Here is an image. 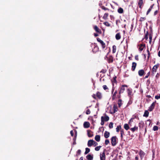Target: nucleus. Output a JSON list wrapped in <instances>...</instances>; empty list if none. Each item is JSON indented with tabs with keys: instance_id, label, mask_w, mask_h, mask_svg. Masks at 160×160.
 <instances>
[{
	"instance_id": "obj_52",
	"label": "nucleus",
	"mask_w": 160,
	"mask_h": 160,
	"mask_svg": "<svg viewBox=\"0 0 160 160\" xmlns=\"http://www.w3.org/2000/svg\"><path fill=\"white\" fill-rule=\"evenodd\" d=\"M134 119L133 118H131L129 121V123L130 124L133 122V120Z\"/></svg>"
},
{
	"instance_id": "obj_44",
	"label": "nucleus",
	"mask_w": 160,
	"mask_h": 160,
	"mask_svg": "<svg viewBox=\"0 0 160 160\" xmlns=\"http://www.w3.org/2000/svg\"><path fill=\"white\" fill-rule=\"evenodd\" d=\"M102 87H103V89L104 90H106L108 89V88L107 86L106 85H103Z\"/></svg>"
},
{
	"instance_id": "obj_8",
	"label": "nucleus",
	"mask_w": 160,
	"mask_h": 160,
	"mask_svg": "<svg viewBox=\"0 0 160 160\" xmlns=\"http://www.w3.org/2000/svg\"><path fill=\"white\" fill-rule=\"evenodd\" d=\"M102 119L104 121L107 122L109 120V118L108 116L106 115L105 116H102L101 117V119Z\"/></svg>"
},
{
	"instance_id": "obj_24",
	"label": "nucleus",
	"mask_w": 160,
	"mask_h": 160,
	"mask_svg": "<svg viewBox=\"0 0 160 160\" xmlns=\"http://www.w3.org/2000/svg\"><path fill=\"white\" fill-rule=\"evenodd\" d=\"M124 129L126 130H128L129 128V127L127 123L124 124Z\"/></svg>"
},
{
	"instance_id": "obj_25",
	"label": "nucleus",
	"mask_w": 160,
	"mask_h": 160,
	"mask_svg": "<svg viewBox=\"0 0 160 160\" xmlns=\"http://www.w3.org/2000/svg\"><path fill=\"white\" fill-rule=\"evenodd\" d=\"M149 112L147 110H146L144 112L143 116L145 117H148V116Z\"/></svg>"
},
{
	"instance_id": "obj_3",
	"label": "nucleus",
	"mask_w": 160,
	"mask_h": 160,
	"mask_svg": "<svg viewBox=\"0 0 160 160\" xmlns=\"http://www.w3.org/2000/svg\"><path fill=\"white\" fill-rule=\"evenodd\" d=\"M97 40L98 42H99L101 44L102 48H105V45L104 42L102 40H101L99 38H97Z\"/></svg>"
},
{
	"instance_id": "obj_55",
	"label": "nucleus",
	"mask_w": 160,
	"mask_h": 160,
	"mask_svg": "<svg viewBox=\"0 0 160 160\" xmlns=\"http://www.w3.org/2000/svg\"><path fill=\"white\" fill-rule=\"evenodd\" d=\"M148 32H147L146 34L145 35V38H146V39H147L148 38Z\"/></svg>"
},
{
	"instance_id": "obj_19",
	"label": "nucleus",
	"mask_w": 160,
	"mask_h": 160,
	"mask_svg": "<svg viewBox=\"0 0 160 160\" xmlns=\"http://www.w3.org/2000/svg\"><path fill=\"white\" fill-rule=\"evenodd\" d=\"M87 159L88 160H92L93 158V157L90 154H88L86 156Z\"/></svg>"
},
{
	"instance_id": "obj_49",
	"label": "nucleus",
	"mask_w": 160,
	"mask_h": 160,
	"mask_svg": "<svg viewBox=\"0 0 160 160\" xmlns=\"http://www.w3.org/2000/svg\"><path fill=\"white\" fill-rule=\"evenodd\" d=\"M150 74V72H149L147 74V75L146 76H145V78H148L149 76V75Z\"/></svg>"
},
{
	"instance_id": "obj_35",
	"label": "nucleus",
	"mask_w": 160,
	"mask_h": 160,
	"mask_svg": "<svg viewBox=\"0 0 160 160\" xmlns=\"http://www.w3.org/2000/svg\"><path fill=\"white\" fill-rule=\"evenodd\" d=\"M88 136L89 137H91L93 135L92 133L88 131Z\"/></svg>"
},
{
	"instance_id": "obj_26",
	"label": "nucleus",
	"mask_w": 160,
	"mask_h": 160,
	"mask_svg": "<svg viewBox=\"0 0 160 160\" xmlns=\"http://www.w3.org/2000/svg\"><path fill=\"white\" fill-rule=\"evenodd\" d=\"M118 12L119 13H122L123 12V9L121 8H120L118 9Z\"/></svg>"
},
{
	"instance_id": "obj_33",
	"label": "nucleus",
	"mask_w": 160,
	"mask_h": 160,
	"mask_svg": "<svg viewBox=\"0 0 160 160\" xmlns=\"http://www.w3.org/2000/svg\"><path fill=\"white\" fill-rule=\"evenodd\" d=\"M97 97H98L99 98H101L102 97V95H101V93L99 92H97Z\"/></svg>"
},
{
	"instance_id": "obj_47",
	"label": "nucleus",
	"mask_w": 160,
	"mask_h": 160,
	"mask_svg": "<svg viewBox=\"0 0 160 160\" xmlns=\"http://www.w3.org/2000/svg\"><path fill=\"white\" fill-rule=\"evenodd\" d=\"M147 51L148 52V56L147 59L148 60L149 59V57H150V52H149L148 49L147 50Z\"/></svg>"
},
{
	"instance_id": "obj_21",
	"label": "nucleus",
	"mask_w": 160,
	"mask_h": 160,
	"mask_svg": "<svg viewBox=\"0 0 160 160\" xmlns=\"http://www.w3.org/2000/svg\"><path fill=\"white\" fill-rule=\"evenodd\" d=\"M100 136L99 135H97L95 136V139L97 141V142H99L100 141Z\"/></svg>"
},
{
	"instance_id": "obj_51",
	"label": "nucleus",
	"mask_w": 160,
	"mask_h": 160,
	"mask_svg": "<svg viewBox=\"0 0 160 160\" xmlns=\"http://www.w3.org/2000/svg\"><path fill=\"white\" fill-rule=\"evenodd\" d=\"M81 151L79 149L77 152V154L78 155H80L81 154Z\"/></svg>"
},
{
	"instance_id": "obj_16",
	"label": "nucleus",
	"mask_w": 160,
	"mask_h": 160,
	"mask_svg": "<svg viewBox=\"0 0 160 160\" xmlns=\"http://www.w3.org/2000/svg\"><path fill=\"white\" fill-rule=\"evenodd\" d=\"M93 140H89L88 141V146L89 147H91L92 145H93Z\"/></svg>"
},
{
	"instance_id": "obj_2",
	"label": "nucleus",
	"mask_w": 160,
	"mask_h": 160,
	"mask_svg": "<svg viewBox=\"0 0 160 160\" xmlns=\"http://www.w3.org/2000/svg\"><path fill=\"white\" fill-rule=\"evenodd\" d=\"M125 87H128V86L126 85H122L121 88L119 91V93L121 94L124 92L125 90Z\"/></svg>"
},
{
	"instance_id": "obj_62",
	"label": "nucleus",
	"mask_w": 160,
	"mask_h": 160,
	"mask_svg": "<svg viewBox=\"0 0 160 160\" xmlns=\"http://www.w3.org/2000/svg\"><path fill=\"white\" fill-rule=\"evenodd\" d=\"M76 135L75 136L74 138H73V140L74 141H76Z\"/></svg>"
},
{
	"instance_id": "obj_12",
	"label": "nucleus",
	"mask_w": 160,
	"mask_h": 160,
	"mask_svg": "<svg viewBox=\"0 0 160 160\" xmlns=\"http://www.w3.org/2000/svg\"><path fill=\"white\" fill-rule=\"evenodd\" d=\"M137 66V63L135 62H133L132 64V71H134L136 67Z\"/></svg>"
},
{
	"instance_id": "obj_17",
	"label": "nucleus",
	"mask_w": 160,
	"mask_h": 160,
	"mask_svg": "<svg viewBox=\"0 0 160 160\" xmlns=\"http://www.w3.org/2000/svg\"><path fill=\"white\" fill-rule=\"evenodd\" d=\"M145 45L144 44H141L139 46V50L140 51H142Z\"/></svg>"
},
{
	"instance_id": "obj_38",
	"label": "nucleus",
	"mask_w": 160,
	"mask_h": 160,
	"mask_svg": "<svg viewBox=\"0 0 160 160\" xmlns=\"http://www.w3.org/2000/svg\"><path fill=\"white\" fill-rule=\"evenodd\" d=\"M118 110V108H117V107L115 105H114L113 106V111L114 112H117Z\"/></svg>"
},
{
	"instance_id": "obj_14",
	"label": "nucleus",
	"mask_w": 160,
	"mask_h": 160,
	"mask_svg": "<svg viewBox=\"0 0 160 160\" xmlns=\"http://www.w3.org/2000/svg\"><path fill=\"white\" fill-rule=\"evenodd\" d=\"M144 73V71L143 69L140 70L138 72V75L140 76H143Z\"/></svg>"
},
{
	"instance_id": "obj_59",
	"label": "nucleus",
	"mask_w": 160,
	"mask_h": 160,
	"mask_svg": "<svg viewBox=\"0 0 160 160\" xmlns=\"http://www.w3.org/2000/svg\"><path fill=\"white\" fill-rule=\"evenodd\" d=\"M106 72V71L104 69L102 70L100 72H102L103 73H105Z\"/></svg>"
},
{
	"instance_id": "obj_5",
	"label": "nucleus",
	"mask_w": 160,
	"mask_h": 160,
	"mask_svg": "<svg viewBox=\"0 0 160 160\" xmlns=\"http://www.w3.org/2000/svg\"><path fill=\"white\" fill-rule=\"evenodd\" d=\"M100 160H105V154L104 152L100 154Z\"/></svg>"
},
{
	"instance_id": "obj_37",
	"label": "nucleus",
	"mask_w": 160,
	"mask_h": 160,
	"mask_svg": "<svg viewBox=\"0 0 160 160\" xmlns=\"http://www.w3.org/2000/svg\"><path fill=\"white\" fill-rule=\"evenodd\" d=\"M101 147V146H97L95 148V149L96 151H98L100 150Z\"/></svg>"
},
{
	"instance_id": "obj_30",
	"label": "nucleus",
	"mask_w": 160,
	"mask_h": 160,
	"mask_svg": "<svg viewBox=\"0 0 160 160\" xmlns=\"http://www.w3.org/2000/svg\"><path fill=\"white\" fill-rule=\"evenodd\" d=\"M90 151V149L88 148H87L85 149V152L84 154H88Z\"/></svg>"
},
{
	"instance_id": "obj_60",
	"label": "nucleus",
	"mask_w": 160,
	"mask_h": 160,
	"mask_svg": "<svg viewBox=\"0 0 160 160\" xmlns=\"http://www.w3.org/2000/svg\"><path fill=\"white\" fill-rule=\"evenodd\" d=\"M70 134H71V135L72 136H73V131L72 130H71L70 131Z\"/></svg>"
},
{
	"instance_id": "obj_22",
	"label": "nucleus",
	"mask_w": 160,
	"mask_h": 160,
	"mask_svg": "<svg viewBox=\"0 0 160 160\" xmlns=\"http://www.w3.org/2000/svg\"><path fill=\"white\" fill-rule=\"evenodd\" d=\"M153 6H154V4H153L151 6L150 8L148 9V11H147V13H146L147 15H148L149 14V13L150 12L152 9V8Z\"/></svg>"
},
{
	"instance_id": "obj_42",
	"label": "nucleus",
	"mask_w": 160,
	"mask_h": 160,
	"mask_svg": "<svg viewBox=\"0 0 160 160\" xmlns=\"http://www.w3.org/2000/svg\"><path fill=\"white\" fill-rule=\"evenodd\" d=\"M146 18L145 17H141L140 19V21L141 22H142L146 20Z\"/></svg>"
},
{
	"instance_id": "obj_58",
	"label": "nucleus",
	"mask_w": 160,
	"mask_h": 160,
	"mask_svg": "<svg viewBox=\"0 0 160 160\" xmlns=\"http://www.w3.org/2000/svg\"><path fill=\"white\" fill-rule=\"evenodd\" d=\"M149 39H150L149 42H150L152 39V37L151 35H149Z\"/></svg>"
},
{
	"instance_id": "obj_36",
	"label": "nucleus",
	"mask_w": 160,
	"mask_h": 160,
	"mask_svg": "<svg viewBox=\"0 0 160 160\" xmlns=\"http://www.w3.org/2000/svg\"><path fill=\"white\" fill-rule=\"evenodd\" d=\"M122 100L119 99L118 100V105L119 107H120L122 105Z\"/></svg>"
},
{
	"instance_id": "obj_45",
	"label": "nucleus",
	"mask_w": 160,
	"mask_h": 160,
	"mask_svg": "<svg viewBox=\"0 0 160 160\" xmlns=\"http://www.w3.org/2000/svg\"><path fill=\"white\" fill-rule=\"evenodd\" d=\"M90 111L89 109H88L86 112V113L87 114H89L90 113Z\"/></svg>"
},
{
	"instance_id": "obj_29",
	"label": "nucleus",
	"mask_w": 160,
	"mask_h": 160,
	"mask_svg": "<svg viewBox=\"0 0 160 160\" xmlns=\"http://www.w3.org/2000/svg\"><path fill=\"white\" fill-rule=\"evenodd\" d=\"M108 13H105L104 14V16H103V18L104 19H107V18L108 16Z\"/></svg>"
},
{
	"instance_id": "obj_48",
	"label": "nucleus",
	"mask_w": 160,
	"mask_h": 160,
	"mask_svg": "<svg viewBox=\"0 0 160 160\" xmlns=\"http://www.w3.org/2000/svg\"><path fill=\"white\" fill-rule=\"evenodd\" d=\"M98 145V143L93 140V145H94V146H95L96 145Z\"/></svg>"
},
{
	"instance_id": "obj_11",
	"label": "nucleus",
	"mask_w": 160,
	"mask_h": 160,
	"mask_svg": "<svg viewBox=\"0 0 160 160\" xmlns=\"http://www.w3.org/2000/svg\"><path fill=\"white\" fill-rule=\"evenodd\" d=\"M145 153L142 150H140L139 152V155L140 156L141 158L142 159L143 157L145 155Z\"/></svg>"
},
{
	"instance_id": "obj_40",
	"label": "nucleus",
	"mask_w": 160,
	"mask_h": 160,
	"mask_svg": "<svg viewBox=\"0 0 160 160\" xmlns=\"http://www.w3.org/2000/svg\"><path fill=\"white\" fill-rule=\"evenodd\" d=\"M155 98L156 99H158L160 98V94H159L155 96Z\"/></svg>"
},
{
	"instance_id": "obj_56",
	"label": "nucleus",
	"mask_w": 160,
	"mask_h": 160,
	"mask_svg": "<svg viewBox=\"0 0 160 160\" xmlns=\"http://www.w3.org/2000/svg\"><path fill=\"white\" fill-rule=\"evenodd\" d=\"M159 76H160V75L158 73L156 75V77L157 78H159Z\"/></svg>"
},
{
	"instance_id": "obj_10",
	"label": "nucleus",
	"mask_w": 160,
	"mask_h": 160,
	"mask_svg": "<svg viewBox=\"0 0 160 160\" xmlns=\"http://www.w3.org/2000/svg\"><path fill=\"white\" fill-rule=\"evenodd\" d=\"M90 124L89 122H85L83 124V126L85 128H88L90 127Z\"/></svg>"
},
{
	"instance_id": "obj_63",
	"label": "nucleus",
	"mask_w": 160,
	"mask_h": 160,
	"mask_svg": "<svg viewBox=\"0 0 160 160\" xmlns=\"http://www.w3.org/2000/svg\"><path fill=\"white\" fill-rule=\"evenodd\" d=\"M94 36L95 37H96L98 36V34L97 33H94Z\"/></svg>"
},
{
	"instance_id": "obj_57",
	"label": "nucleus",
	"mask_w": 160,
	"mask_h": 160,
	"mask_svg": "<svg viewBox=\"0 0 160 160\" xmlns=\"http://www.w3.org/2000/svg\"><path fill=\"white\" fill-rule=\"evenodd\" d=\"M135 59L137 60H138L139 59L138 58V55H136L135 56Z\"/></svg>"
},
{
	"instance_id": "obj_9",
	"label": "nucleus",
	"mask_w": 160,
	"mask_h": 160,
	"mask_svg": "<svg viewBox=\"0 0 160 160\" xmlns=\"http://www.w3.org/2000/svg\"><path fill=\"white\" fill-rule=\"evenodd\" d=\"M106 58H107V60L109 63L112 62L113 61V57L112 56H110L109 57L106 56Z\"/></svg>"
},
{
	"instance_id": "obj_53",
	"label": "nucleus",
	"mask_w": 160,
	"mask_h": 160,
	"mask_svg": "<svg viewBox=\"0 0 160 160\" xmlns=\"http://www.w3.org/2000/svg\"><path fill=\"white\" fill-rule=\"evenodd\" d=\"M101 119V124L102 125H103L104 123V121L103 120H102V119Z\"/></svg>"
},
{
	"instance_id": "obj_28",
	"label": "nucleus",
	"mask_w": 160,
	"mask_h": 160,
	"mask_svg": "<svg viewBox=\"0 0 160 160\" xmlns=\"http://www.w3.org/2000/svg\"><path fill=\"white\" fill-rule=\"evenodd\" d=\"M116 47L115 45H113L112 46V53H115L116 52Z\"/></svg>"
},
{
	"instance_id": "obj_34",
	"label": "nucleus",
	"mask_w": 160,
	"mask_h": 160,
	"mask_svg": "<svg viewBox=\"0 0 160 160\" xmlns=\"http://www.w3.org/2000/svg\"><path fill=\"white\" fill-rule=\"evenodd\" d=\"M158 126H154L153 127V130L154 131H156L158 130Z\"/></svg>"
},
{
	"instance_id": "obj_31",
	"label": "nucleus",
	"mask_w": 160,
	"mask_h": 160,
	"mask_svg": "<svg viewBox=\"0 0 160 160\" xmlns=\"http://www.w3.org/2000/svg\"><path fill=\"white\" fill-rule=\"evenodd\" d=\"M121 128V126L120 125L118 126H117L116 128V131L117 132H118L120 130Z\"/></svg>"
},
{
	"instance_id": "obj_46",
	"label": "nucleus",
	"mask_w": 160,
	"mask_h": 160,
	"mask_svg": "<svg viewBox=\"0 0 160 160\" xmlns=\"http://www.w3.org/2000/svg\"><path fill=\"white\" fill-rule=\"evenodd\" d=\"M109 143V141L108 139L105 140V144L106 145H108Z\"/></svg>"
},
{
	"instance_id": "obj_32",
	"label": "nucleus",
	"mask_w": 160,
	"mask_h": 160,
	"mask_svg": "<svg viewBox=\"0 0 160 160\" xmlns=\"http://www.w3.org/2000/svg\"><path fill=\"white\" fill-rule=\"evenodd\" d=\"M128 95H132V91L131 89L129 88L128 89Z\"/></svg>"
},
{
	"instance_id": "obj_20",
	"label": "nucleus",
	"mask_w": 160,
	"mask_h": 160,
	"mask_svg": "<svg viewBox=\"0 0 160 160\" xmlns=\"http://www.w3.org/2000/svg\"><path fill=\"white\" fill-rule=\"evenodd\" d=\"M115 38L117 40H119L121 38V36L119 33H118L116 35Z\"/></svg>"
},
{
	"instance_id": "obj_39",
	"label": "nucleus",
	"mask_w": 160,
	"mask_h": 160,
	"mask_svg": "<svg viewBox=\"0 0 160 160\" xmlns=\"http://www.w3.org/2000/svg\"><path fill=\"white\" fill-rule=\"evenodd\" d=\"M113 123L112 122H111L109 125V127L110 128H113Z\"/></svg>"
},
{
	"instance_id": "obj_6",
	"label": "nucleus",
	"mask_w": 160,
	"mask_h": 160,
	"mask_svg": "<svg viewBox=\"0 0 160 160\" xmlns=\"http://www.w3.org/2000/svg\"><path fill=\"white\" fill-rule=\"evenodd\" d=\"M159 64L158 63L157 64L154 65L152 69V71L153 72H156L158 68L159 67Z\"/></svg>"
},
{
	"instance_id": "obj_23",
	"label": "nucleus",
	"mask_w": 160,
	"mask_h": 160,
	"mask_svg": "<svg viewBox=\"0 0 160 160\" xmlns=\"http://www.w3.org/2000/svg\"><path fill=\"white\" fill-rule=\"evenodd\" d=\"M130 129L132 132H134L135 131L138 130V127L135 126L134 128H131Z\"/></svg>"
},
{
	"instance_id": "obj_15",
	"label": "nucleus",
	"mask_w": 160,
	"mask_h": 160,
	"mask_svg": "<svg viewBox=\"0 0 160 160\" xmlns=\"http://www.w3.org/2000/svg\"><path fill=\"white\" fill-rule=\"evenodd\" d=\"M94 28L95 30L97 32L100 33L101 32V30L98 28L97 26H94Z\"/></svg>"
},
{
	"instance_id": "obj_27",
	"label": "nucleus",
	"mask_w": 160,
	"mask_h": 160,
	"mask_svg": "<svg viewBox=\"0 0 160 160\" xmlns=\"http://www.w3.org/2000/svg\"><path fill=\"white\" fill-rule=\"evenodd\" d=\"M117 94V90H116V91L114 92L112 94V99L113 100H114L116 98V95Z\"/></svg>"
},
{
	"instance_id": "obj_61",
	"label": "nucleus",
	"mask_w": 160,
	"mask_h": 160,
	"mask_svg": "<svg viewBox=\"0 0 160 160\" xmlns=\"http://www.w3.org/2000/svg\"><path fill=\"white\" fill-rule=\"evenodd\" d=\"M158 11L157 10H156L154 12V15H156L158 13Z\"/></svg>"
},
{
	"instance_id": "obj_13",
	"label": "nucleus",
	"mask_w": 160,
	"mask_h": 160,
	"mask_svg": "<svg viewBox=\"0 0 160 160\" xmlns=\"http://www.w3.org/2000/svg\"><path fill=\"white\" fill-rule=\"evenodd\" d=\"M110 136V133L109 132L106 131L104 133V137L106 138H108Z\"/></svg>"
},
{
	"instance_id": "obj_18",
	"label": "nucleus",
	"mask_w": 160,
	"mask_h": 160,
	"mask_svg": "<svg viewBox=\"0 0 160 160\" xmlns=\"http://www.w3.org/2000/svg\"><path fill=\"white\" fill-rule=\"evenodd\" d=\"M143 0H139L138 2V5L139 7L141 8H142V6L143 5Z\"/></svg>"
},
{
	"instance_id": "obj_64",
	"label": "nucleus",
	"mask_w": 160,
	"mask_h": 160,
	"mask_svg": "<svg viewBox=\"0 0 160 160\" xmlns=\"http://www.w3.org/2000/svg\"><path fill=\"white\" fill-rule=\"evenodd\" d=\"M158 55L159 57H160V50L158 52Z\"/></svg>"
},
{
	"instance_id": "obj_50",
	"label": "nucleus",
	"mask_w": 160,
	"mask_h": 160,
	"mask_svg": "<svg viewBox=\"0 0 160 160\" xmlns=\"http://www.w3.org/2000/svg\"><path fill=\"white\" fill-rule=\"evenodd\" d=\"M112 85H113V87H112V94H113V92H114V84H112Z\"/></svg>"
},
{
	"instance_id": "obj_4",
	"label": "nucleus",
	"mask_w": 160,
	"mask_h": 160,
	"mask_svg": "<svg viewBox=\"0 0 160 160\" xmlns=\"http://www.w3.org/2000/svg\"><path fill=\"white\" fill-rule=\"evenodd\" d=\"M156 102H153L150 107L149 108L148 110L150 111H152L153 109L155 107Z\"/></svg>"
},
{
	"instance_id": "obj_7",
	"label": "nucleus",
	"mask_w": 160,
	"mask_h": 160,
	"mask_svg": "<svg viewBox=\"0 0 160 160\" xmlns=\"http://www.w3.org/2000/svg\"><path fill=\"white\" fill-rule=\"evenodd\" d=\"M138 126L140 130H142L144 127V123L142 121H141L138 124Z\"/></svg>"
},
{
	"instance_id": "obj_41",
	"label": "nucleus",
	"mask_w": 160,
	"mask_h": 160,
	"mask_svg": "<svg viewBox=\"0 0 160 160\" xmlns=\"http://www.w3.org/2000/svg\"><path fill=\"white\" fill-rule=\"evenodd\" d=\"M104 24L107 26L109 27L110 26V24L107 22H104Z\"/></svg>"
},
{
	"instance_id": "obj_1",
	"label": "nucleus",
	"mask_w": 160,
	"mask_h": 160,
	"mask_svg": "<svg viewBox=\"0 0 160 160\" xmlns=\"http://www.w3.org/2000/svg\"><path fill=\"white\" fill-rule=\"evenodd\" d=\"M116 138V136H113L111 138V143L113 146H115L117 144Z\"/></svg>"
},
{
	"instance_id": "obj_54",
	"label": "nucleus",
	"mask_w": 160,
	"mask_h": 160,
	"mask_svg": "<svg viewBox=\"0 0 160 160\" xmlns=\"http://www.w3.org/2000/svg\"><path fill=\"white\" fill-rule=\"evenodd\" d=\"M120 132H121V134L124 135V130L123 129L121 130V131H120Z\"/></svg>"
},
{
	"instance_id": "obj_43",
	"label": "nucleus",
	"mask_w": 160,
	"mask_h": 160,
	"mask_svg": "<svg viewBox=\"0 0 160 160\" xmlns=\"http://www.w3.org/2000/svg\"><path fill=\"white\" fill-rule=\"evenodd\" d=\"M116 24H117V26H119V24L120 23H121V22L119 20H116Z\"/></svg>"
}]
</instances>
